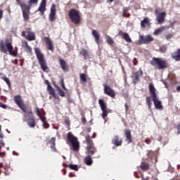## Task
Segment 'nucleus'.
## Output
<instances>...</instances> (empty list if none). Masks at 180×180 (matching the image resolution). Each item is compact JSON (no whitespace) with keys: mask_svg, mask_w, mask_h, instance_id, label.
I'll return each instance as SVG.
<instances>
[{"mask_svg":"<svg viewBox=\"0 0 180 180\" xmlns=\"http://www.w3.org/2000/svg\"><path fill=\"white\" fill-rule=\"evenodd\" d=\"M61 86L63 88V89H64V91H67V88L65 87V84H64V79H61L60 82Z\"/></svg>","mask_w":180,"mask_h":180,"instance_id":"nucleus-41","label":"nucleus"},{"mask_svg":"<svg viewBox=\"0 0 180 180\" xmlns=\"http://www.w3.org/2000/svg\"><path fill=\"white\" fill-rule=\"evenodd\" d=\"M45 84L47 85V91H50V89H53V86L50 84V82L49 80H46Z\"/></svg>","mask_w":180,"mask_h":180,"instance_id":"nucleus-40","label":"nucleus"},{"mask_svg":"<svg viewBox=\"0 0 180 180\" xmlns=\"http://www.w3.org/2000/svg\"><path fill=\"white\" fill-rule=\"evenodd\" d=\"M34 53L41 70L44 72H46L49 70V66H47V61L46 60V58H44V55L40 51V49L39 48L34 49Z\"/></svg>","mask_w":180,"mask_h":180,"instance_id":"nucleus-5","label":"nucleus"},{"mask_svg":"<svg viewBox=\"0 0 180 180\" xmlns=\"http://www.w3.org/2000/svg\"><path fill=\"white\" fill-rule=\"evenodd\" d=\"M80 84L85 85L86 84V75L84 73L80 74Z\"/></svg>","mask_w":180,"mask_h":180,"instance_id":"nucleus-27","label":"nucleus"},{"mask_svg":"<svg viewBox=\"0 0 180 180\" xmlns=\"http://www.w3.org/2000/svg\"><path fill=\"white\" fill-rule=\"evenodd\" d=\"M47 144H50L51 146H54L56 144V137H52L51 139L48 141Z\"/></svg>","mask_w":180,"mask_h":180,"instance_id":"nucleus-36","label":"nucleus"},{"mask_svg":"<svg viewBox=\"0 0 180 180\" xmlns=\"http://www.w3.org/2000/svg\"><path fill=\"white\" fill-rule=\"evenodd\" d=\"M112 144H114L115 147H120L123 144V140L119 136L115 135L112 140Z\"/></svg>","mask_w":180,"mask_h":180,"instance_id":"nucleus-15","label":"nucleus"},{"mask_svg":"<svg viewBox=\"0 0 180 180\" xmlns=\"http://www.w3.org/2000/svg\"><path fill=\"white\" fill-rule=\"evenodd\" d=\"M106 41L110 46H112L113 44V39H112V37L109 35H105Z\"/></svg>","mask_w":180,"mask_h":180,"instance_id":"nucleus-32","label":"nucleus"},{"mask_svg":"<svg viewBox=\"0 0 180 180\" xmlns=\"http://www.w3.org/2000/svg\"><path fill=\"white\" fill-rule=\"evenodd\" d=\"M40 5H43L44 6H46V0H42Z\"/></svg>","mask_w":180,"mask_h":180,"instance_id":"nucleus-55","label":"nucleus"},{"mask_svg":"<svg viewBox=\"0 0 180 180\" xmlns=\"http://www.w3.org/2000/svg\"><path fill=\"white\" fill-rule=\"evenodd\" d=\"M57 91H58V95L62 96V98H64V96H65V93L60 87H57Z\"/></svg>","mask_w":180,"mask_h":180,"instance_id":"nucleus-33","label":"nucleus"},{"mask_svg":"<svg viewBox=\"0 0 180 180\" xmlns=\"http://www.w3.org/2000/svg\"><path fill=\"white\" fill-rule=\"evenodd\" d=\"M1 79H3V81H5L8 88H11V80H9V79L7 78L6 76L1 77Z\"/></svg>","mask_w":180,"mask_h":180,"instance_id":"nucleus-29","label":"nucleus"},{"mask_svg":"<svg viewBox=\"0 0 180 180\" xmlns=\"http://www.w3.org/2000/svg\"><path fill=\"white\" fill-rule=\"evenodd\" d=\"M59 64H60V68H62L63 71H64V72H67L70 71V67L68 66V64H67V62H65V60H64L62 58H60Z\"/></svg>","mask_w":180,"mask_h":180,"instance_id":"nucleus-17","label":"nucleus"},{"mask_svg":"<svg viewBox=\"0 0 180 180\" xmlns=\"http://www.w3.org/2000/svg\"><path fill=\"white\" fill-rule=\"evenodd\" d=\"M91 137L92 139H95L96 137V133L94 132Z\"/></svg>","mask_w":180,"mask_h":180,"instance_id":"nucleus-60","label":"nucleus"},{"mask_svg":"<svg viewBox=\"0 0 180 180\" xmlns=\"http://www.w3.org/2000/svg\"><path fill=\"white\" fill-rule=\"evenodd\" d=\"M145 142L146 143V144H150V143H151V139H147L145 140Z\"/></svg>","mask_w":180,"mask_h":180,"instance_id":"nucleus-53","label":"nucleus"},{"mask_svg":"<svg viewBox=\"0 0 180 180\" xmlns=\"http://www.w3.org/2000/svg\"><path fill=\"white\" fill-rule=\"evenodd\" d=\"M122 16L123 18H125V16L129 18V16H130V14L127 13V9L125 8L122 10Z\"/></svg>","mask_w":180,"mask_h":180,"instance_id":"nucleus-39","label":"nucleus"},{"mask_svg":"<svg viewBox=\"0 0 180 180\" xmlns=\"http://www.w3.org/2000/svg\"><path fill=\"white\" fill-rule=\"evenodd\" d=\"M14 102L17 104L18 108H20L22 112L25 114V115H24L25 119L28 117L26 122L29 127H35L36 120H34V115H33V112H32V107L25 104V103L23 102V99H22V96H20V95H17L14 96Z\"/></svg>","mask_w":180,"mask_h":180,"instance_id":"nucleus-1","label":"nucleus"},{"mask_svg":"<svg viewBox=\"0 0 180 180\" xmlns=\"http://www.w3.org/2000/svg\"><path fill=\"white\" fill-rule=\"evenodd\" d=\"M27 35L26 37L27 40H28L29 41H33V40H36V35L34 34V32L27 31Z\"/></svg>","mask_w":180,"mask_h":180,"instance_id":"nucleus-23","label":"nucleus"},{"mask_svg":"<svg viewBox=\"0 0 180 180\" xmlns=\"http://www.w3.org/2000/svg\"><path fill=\"white\" fill-rule=\"evenodd\" d=\"M118 36L122 37V39H124V40H125L127 43H131V38H130L129 34L123 32V31L122 30H120L118 32Z\"/></svg>","mask_w":180,"mask_h":180,"instance_id":"nucleus-18","label":"nucleus"},{"mask_svg":"<svg viewBox=\"0 0 180 180\" xmlns=\"http://www.w3.org/2000/svg\"><path fill=\"white\" fill-rule=\"evenodd\" d=\"M48 91L49 92V95H52L55 99H58V96L56 95V90L54 89L48 90Z\"/></svg>","mask_w":180,"mask_h":180,"instance_id":"nucleus-30","label":"nucleus"},{"mask_svg":"<svg viewBox=\"0 0 180 180\" xmlns=\"http://www.w3.org/2000/svg\"><path fill=\"white\" fill-rule=\"evenodd\" d=\"M25 48L27 49V53H32V48L29 46V44H26Z\"/></svg>","mask_w":180,"mask_h":180,"instance_id":"nucleus-42","label":"nucleus"},{"mask_svg":"<svg viewBox=\"0 0 180 180\" xmlns=\"http://www.w3.org/2000/svg\"><path fill=\"white\" fill-rule=\"evenodd\" d=\"M5 136H4V134H2V127L0 125V139H4Z\"/></svg>","mask_w":180,"mask_h":180,"instance_id":"nucleus-45","label":"nucleus"},{"mask_svg":"<svg viewBox=\"0 0 180 180\" xmlns=\"http://www.w3.org/2000/svg\"><path fill=\"white\" fill-rule=\"evenodd\" d=\"M139 62L137 61V59L136 58H134L133 59V64H134V65H137V63H138Z\"/></svg>","mask_w":180,"mask_h":180,"instance_id":"nucleus-50","label":"nucleus"},{"mask_svg":"<svg viewBox=\"0 0 180 180\" xmlns=\"http://www.w3.org/2000/svg\"><path fill=\"white\" fill-rule=\"evenodd\" d=\"M51 148L52 151H54V152L57 151V148H56V144L51 145Z\"/></svg>","mask_w":180,"mask_h":180,"instance_id":"nucleus-47","label":"nucleus"},{"mask_svg":"<svg viewBox=\"0 0 180 180\" xmlns=\"http://www.w3.org/2000/svg\"><path fill=\"white\" fill-rule=\"evenodd\" d=\"M147 25H150V21L148 20V18H145L141 22V27L146 28Z\"/></svg>","mask_w":180,"mask_h":180,"instance_id":"nucleus-28","label":"nucleus"},{"mask_svg":"<svg viewBox=\"0 0 180 180\" xmlns=\"http://www.w3.org/2000/svg\"><path fill=\"white\" fill-rule=\"evenodd\" d=\"M84 162L86 165H91V164L94 163V160H92V156L87 155L85 158H84Z\"/></svg>","mask_w":180,"mask_h":180,"instance_id":"nucleus-25","label":"nucleus"},{"mask_svg":"<svg viewBox=\"0 0 180 180\" xmlns=\"http://www.w3.org/2000/svg\"><path fill=\"white\" fill-rule=\"evenodd\" d=\"M65 124H67V126H70V121L69 120H65Z\"/></svg>","mask_w":180,"mask_h":180,"instance_id":"nucleus-59","label":"nucleus"},{"mask_svg":"<svg viewBox=\"0 0 180 180\" xmlns=\"http://www.w3.org/2000/svg\"><path fill=\"white\" fill-rule=\"evenodd\" d=\"M17 4L20 6L24 22H27L30 18V8L32 5H37L39 0H29L28 4L22 2V0H16Z\"/></svg>","mask_w":180,"mask_h":180,"instance_id":"nucleus-2","label":"nucleus"},{"mask_svg":"<svg viewBox=\"0 0 180 180\" xmlns=\"http://www.w3.org/2000/svg\"><path fill=\"white\" fill-rule=\"evenodd\" d=\"M165 39L167 40H169L170 39H172V34H168L165 36Z\"/></svg>","mask_w":180,"mask_h":180,"instance_id":"nucleus-44","label":"nucleus"},{"mask_svg":"<svg viewBox=\"0 0 180 180\" xmlns=\"http://www.w3.org/2000/svg\"><path fill=\"white\" fill-rule=\"evenodd\" d=\"M75 175L74 174V173H72V172H70V174H69V176H70V178H72V176H75Z\"/></svg>","mask_w":180,"mask_h":180,"instance_id":"nucleus-57","label":"nucleus"},{"mask_svg":"<svg viewBox=\"0 0 180 180\" xmlns=\"http://www.w3.org/2000/svg\"><path fill=\"white\" fill-rule=\"evenodd\" d=\"M44 127H45V129H49V127H50V125L49 124V123L46 122L45 124H44Z\"/></svg>","mask_w":180,"mask_h":180,"instance_id":"nucleus-51","label":"nucleus"},{"mask_svg":"<svg viewBox=\"0 0 180 180\" xmlns=\"http://www.w3.org/2000/svg\"><path fill=\"white\" fill-rule=\"evenodd\" d=\"M143 75V70H140V72H135L132 73L131 78L134 84H137L140 81V77Z\"/></svg>","mask_w":180,"mask_h":180,"instance_id":"nucleus-13","label":"nucleus"},{"mask_svg":"<svg viewBox=\"0 0 180 180\" xmlns=\"http://www.w3.org/2000/svg\"><path fill=\"white\" fill-rule=\"evenodd\" d=\"M146 104L148 106V109H151V105H153V103H151V97L146 96Z\"/></svg>","mask_w":180,"mask_h":180,"instance_id":"nucleus-31","label":"nucleus"},{"mask_svg":"<svg viewBox=\"0 0 180 180\" xmlns=\"http://www.w3.org/2000/svg\"><path fill=\"white\" fill-rule=\"evenodd\" d=\"M91 34L92 36H94L96 44H101V38L99 37L100 35L98 31H96V30H93Z\"/></svg>","mask_w":180,"mask_h":180,"instance_id":"nucleus-21","label":"nucleus"},{"mask_svg":"<svg viewBox=\"0 0 180 180\" xmlns=\"http://www.w3.org/2000/svg\"><path fill=\"white\" fill-rule=\"evenodd\" d=\"M72 145L73 151H78L79 150V142H78V138L74 136L72 133L69 132L67 134V144Z\"/></svg>","mask_w":180,"mask_h":180,"instance_id":"nucleus-7","label":"nucleus"},{"mask_svg":"<svg viewBox=\"0 0 180 180\" xmlns=\"http://www.w3.org/2000/svg\"><path fill=\"white\" fill-rule=\"evenodd\" d=\"M165 16H167V13L162 12L159 15H156V20L159 25H162L165 20Z\"/></svg>","mask_w":180,"mask_h":180,"instance_id":"nucleus-16","label":"nucleus"},{"mask_svg":"<svg viewBox=\"0 0 180 180\" xmlns=\"http://www.w3.org/2000/svg\"><path fill=\"white\" fill-rule=\"evenodd\" d=\"M1 155H5V152H4L3 153H1Z\"/></svg>","mask_w":180,"mask_h":180,"instance_id":"nucleus-63","label":"nucleus"},{"mask_svg":"<svg viewBox=\"0 0 180 180\" xmlns=\"http://www.w3.org/2000/svg\"><path fill=\"white\" fill-rule=\"evenodd\" d=\"M114 0H108L107 2H113Z\"/></svg>","mask_w":180,"mask_h":180,"instance_id":"nucleus-62","label":"nucleus"},{"mask_svg":"<svg viewBox=\"0 0 180 180\" xmlns=\"http://www.w3.org/2000/svg\"><path fill=\"white\" fill-rule=\"evenodd\" d=\"M178 134H180V124H179V131H178Z\"/></svg>","mask_w":180,"mask_h":180,"instance_id":"nucleus-61","label":"nucleus"},{"mask_svg":"<svg viewBox=\"0 0 180 180\" xmlns=\"http://www.w3.org/2000/svg\"><path fill=\"white\" fill-rule=\"evenodd\" d=\"M80 54L83 56L84 58H86V57H88V51H86V49H82Z\"/></svg>","mask_w":180,"mask_h":180,"instance_id":"nucleus-35","label":"nucleus"},{"mask_svg":"<svg viewBox=\"0 0 180 180\" xmlns=\"http://www.w3.org/2000/svg\"><path fill=\"white\" fill-rule=\"evenodd\" d=\"M161 53H165V51H167V47L166 46H162L160 49Z\"/></svg>","mask_w":180,"mask_h":180,"instance_id":"nucleus-43","label":"nucleus"},{"mask_svg":"<svg viewBox=\"0 0 180 180\" xmlns=\"http://www.w3.org/2000/svg\"><path fill=\"white\" fill-rule=\"evenodd\" d=\"M176 92H180V85L176 88Z\"/></svg>","mask_w":180,"mask_h":180,"instance_id":"nucleus-58","label":"nucleus"},{"mask_svg":"<svg viewBox=\"0 0 180 180\" xmlns=\"http://www.w3.org/2000/svg\"><path fill=\"white\" fill-rule=\"evenodd\" d=\"M69 18L72 23H74L75 25H79V23H81V15H79L78 11L74 8L69 11Z\"/></svg>","mask_w":180,"mask_h":180,"instance_id":"nucleus-9","label":"nucleus"},{"mask_svg":"<svg viewBox=\"0 0 180 180\" xmlns=\"http://www.w3.org/2000/svg\"><path fill=\"white\" fill-rule=\"evenodd\" d=\"M44 41L47 46L48 50H50L51 51H54V45H53V41H51V39H50V38L47 37H45Z\"/></svg>","mask_w":180,"mask_h":180,"instance_id":"nucleus-19","label":"nucleus"},{"mask_svg":"<svg viewBox=\"0 0 180 180\" xmlns=\"http://www.w3.org/2000/svg\"><path fill=\"white\" fill-rule=\"evenodd\" d=\"M124 106H125V110L126 112H127V110H129V106L127 105V103H125Z\"/></svg>","mask_w":180,"mask_h":180,"instance_id":"nucleus-56","label":"nucleus"},{"mask_svg":"<svg viewBox=\"0 0 180 180\" xmlns=\"http://www.w3.org/2000/svg\"><path fill=\"white\" fill-rule=\"evenodd\" d=\"M149 93L155 105V108L156 109H162V103L160 101V98H158V96H157V89L153 83L149 84Z\"/></svg>","mask_w":180,"mask_h":180,"instance_id":"nucleus-4","label":"nucleus"},{"mask_svg":"<svg viewBox=\"0 0 180 180\" xmlns=\"http://www.w3.org/2000/svg\"><path fill=\"white\" fill-rule=\"evenodd\" d=\"M37 115L39 116L40 120L44 123L46 124L47 121H46V117L41 116V113H40V108H35Z\"/></svg>","mask_w":180,"mask_h":180,"instance_id":"nucleus-24","label":"nucleus"},{"mask_svg":"<svg viewBox=\"0 0 180 180\" xmlns=\"http://www.w3.org/2000/svg\"><path fill=\"white\" fill-rule=\"evenodd\" d=\"M140 168L142 171H148V169H150V164L147 162H141Z\"/></svg>","mask_w":180,"mask_h":180,"instance_id":"nucleus-26","label":"nucleus"},{"mask_svg":"<svg viewBox=\"0 0 180 180\" xmlns=\"http://www.w3.org/2000/svg\"><path fill=\"white\" fill-rule=\"evenodd\" d=\"M0 47L1 49V51H4V53L8 51L9 54L13 56V57H18V49L13 50V46H12L11 42H7L6 44L1 43Z\"/></svg>","mask_w":180,"mask_h":180,"instance_id":"nucleus-8","label":"nucleus"},{"mask_svg":"<svg viewBox=\"0 0 180 180\" xmlns=\"http://www.w3.org/2000/svg\"><path fill=\"white\" fill-rule=\"evenodd\" d=\"M150 64L155 67V70H166L169 68V63L163 58H153Z\"/></svg>","mask_w":180,"mask_h":180,"instance_id":"nucleus-3","label":"nucleus"},{"mask_svg":"<svg viewBox=\"0 0 180 180\" xmlns=\"http://www.w3.org/2000/svg\"><path fill=\"white\" fill-rule=\"evenodd\" d=\"M98 105H100V108L102 110L101 116L103 119H105V117H108V114L109 113V112L108 111V106L106 102H105V100L103 99H99Z\"/></svg>","mask_w":180,"mask_h":180,"instance_id":"nucleus-10","label":"nucleus"},{"mask_svg":"<svg viewBox=\"0 0 180 180\" xmlns=\"http://www.w3.org/2000/svg\"><path fill=\"white\" fill-rule=\"evenodd\" d=\"M26 33H27V32H26V31H22V37H26Z\"/></svg>","mask_w":180,"mask_h":180,"instance_id":"nucleus-54","label":"nucleus"},{"mask_svg":"<svg viewBox=\"0 0 180 180\" xmlns=\"http://www.w3.org/2000/svg\"><path fill=\"white\" fill-rule=\"evenodd\" d=\"M55 87H56V89H57V87H58V86H57V84H55Z\"/></svg>","mask_w":180,"mask_h":180,"instance_id":"nucleus-64","label":"nucleus"},{"mask_svg":"<svg viewBox=\"0 0 180 180\" xmlns=\"http://www.w3.org/2000/svg\"><path fill=\"white\" fill-rule=\"evenodd\" d=\"M160 12H161V9H160V8H156L155 10V13L156 14V16H158V15H160V13H161Z\"/></svg>","mask_w":180,"mask_h":180,"instance_id":"nucleus-46","label":"nucleus"},{"mask_svg":"<svg viewBox=\"0 0 180 180\" xmlns=\"http://www.w3.org/2000/svg\"><path fill=\"white\" fill-rule=\"evenodd\" d=\"M86 150H87V155L93 156L94 154L98 153V149L95 147V144L94 143V141L91 139V136L89 135L86 136Z\"/></svg>","mask_w":180,"mask_h":180,"instance_id":"nucleus-6","label":"nucleus"},{"mask_svg":"<svg viewBox=\"0 0 180 180\" xmlns=\"http://www.w3.org/2000/svg\"><path fill=\"white\" fill-rule=\"evenodd\" d=\"M171 57L175 61H180V49H177L176 51L171 54Z\"/></svg>","mask_w":180,"mask_h":180,"instance_id":"nucleus-22","label":"nucleus"},{"mask_svg":"<svg viewBox=\"0 0 180 180\" xmlns=\"http://www.w3.org/2000/svg\"><path fill=\"white\" fill-rule=\"evenodd\" d=\"M70 169H73L74 171H78V165H69Z\"/></svg>","mask_w":180,"mask_h":180,"instance_id":"nucleus-38","label":"nucleus"},{"mask_svg":"<svg viewBox=\"0 0 180 180\" xmlns=\"http://www.w3.org/2000/svg\"><path fill=\"white\" fill-rule=\"evenodd\" d=\"M162 30H164V27H162L160 28H158V29L155 30L154 34L155 36H157V35L160 34V33H161L162 32Z\"/></svg>","mask_w":180,"mask_h":180,"instance_id":"nucleus-37","label":"nucleus"},{"mask_svg":"<svg viewBox=\"0 0 180 180\" xmlns=\"http://www.w3.org/2000/svg\"><path fill=\"white\" fill-rule=\"evenodd\" d=\"M56 11V4H52L51 8H50V13L49 15V19L50 22H54L56 19H57V12Z\"/></svg>","mask_w":180,"mask_h":180,"instance_id":"nucleus-12","label":"nucleus"},{"mask_svg":"<svg viewBox=\"0 0 180 180\" xmlns=\"http://www.w3.org/2000/svg\"><path fill=\"white\" fill-rule=\"evenodd\" d=\"M38 11L39 12H41V13H42V15L44 13V12H46V6H43L41 4H40Z\"/></svg>","mask_w":180,"mask_h":180,"instance_id":"nucleus-34","label":"nucleus"},{"mask_svg":"<svg viewBox=\"0 0 180 180\" xmlns=\"http://www.w3.org/2000/svg\"><path fill=\"white\" fill-rule=\"evenodd\" d=\"M82 123L83 124H86V118H85V117H83L82 118Z\"/></svg>","mask_w":180,"mask_h":180,"instance_id":"nucleus-48","label":"nucleus"},{"mask_svg":"<svg viewBox=\"0 0 180 180\" xmlns=\"http://www.w3.org/2000/svg\"><path fill=\"white\" fill-rule=\"evenodd\" d=\"M124 136L126 137V141H127L128 144L133 142V139L131 138V131L130 129H126L124 131Z\"/></svg>","mask_w":180,"mask_h":180,"instance_id":"nucleus-20","label":"nucleus"},{"mask_svg":"<svg viewBox=\"0 0 180 180\" xmlns=\"http://www.w3.org/2000/svg\"><path fill=\"white\" fill-rule=\"evenodd\" d=\"M3 16H4V11L0 10V20H1Z\"/></svg>","mask_w":180,"mask_h":180,"instance_id":"nucleus-52","label":"nucleus"},{"mask_svg":"<svg viewBox=\"0 0 180 180\" xmlns=\"http://www.w3.org/2000/svg\"><path fill=\"white\" fill-rule=\"evenodd\" d=\"M103 86L104 88V94H105V95L110 96V98H115V96H116V92H115V90L109 86V85L105 84H103Z\"/></svg>","mask_w":180,"mask_h":180,"instance_id":"nucleus-11","label":"nucleus"},{"mask_svg":"<svg viewBox=\"0 0 180 180\" xmlns=\"http://www.w3.org/2000/svg\"><path fill=\"white\" fill-rule=\"evenodd\" d=\"M141 43L142 44H148L149 43H151L154 40V38L151 37V35H146L145 37H140Z\"/></svg>","mask_w":180,"mask_h":180,"instance_id":"nucleus-14","label":"nucleus"},{"mask_svg":"<svg viewBox=\"0 0 180 180\" xmlns=\"http://www.w3.org/2000/svg\"><path fill=\"white\" fill-rule=\"evenodd\" d=\"M0 108H2L3 109H6V105L0 102Z\"/></svg>","mask_w":180,"mask_h":180,"instance_id":"nucleus-49","label":"nucleus"}]
</instances>
